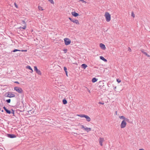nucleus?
<instances>
[{"label": "nucleus", "instance_id": "nucleus-1", "mask_svg": "<svg viewBox=\"0 0 150 150\" xmlns=\"http://www.w3.org/2000/svg\"><path fill=\"white\" fill-rule=\"evenodd\" d=\"M105 19L107 21L109 22L111 19V16L108 12H105Z\"/></svg>", "mask_w": 150, "mask_h": 150}, {"label": "nucleus", "instance_id": "nucleus-2", "mask_svg": "<svg viewBox=\"0 0 150 150\" xmlns=\"http://www.w3.org/2000/svg\"><path fill=\"white\" fill-rule=\"evenodd\" d=\"M22 104L20 107H19L20 108L19 111L21 112H23L25 111V108L26 107V105H25L23 101L21 102Z\"/></svg>", "mask_w": 150, "mask_h": 150}, {"label": "nucleus", "instance_id": "nucleus-3", "mask_svg": "<svg viewBox=\"0 0 150 150\" xmlns=\"http://www.w3.org/2000/svg\"><path fill=\"white\" fill-rule=\"evenodd\" d=\"M14 90L16 91L17 92L20 93H21L23 92V90L20 87L16 86L14 88Z\"/></svg>", "mask_w": 150, "mask_h": 150}, {"label": "nucleus", "instance_id": "nucleus-4", "mask_svg": "<svg viewBox=\"0 0 150 150\" xmlns=\"http://www.w3.org/2000/svg\"><path fill=\"white\" fill-rule=\"evenodd\" d=\"M64 40L65 44L66 45H69L71 42V40L69 38H64Z\"/></svg>", "mask_w": 150, "mask_h": 150}, {"label": "nucleus", "instance_id": "nucleus-5", "mask_svg": "<svg viewBox=\"0 0 150 150\" xmlns=\"http://www.w3.org/2000/svg\"><path fill=\"white\" fill-rule=\"evenodd\" d=\"M127 125L126 122L125 120H123L121 124L120 127L121 128H125Z\"/></svg>", "mask_w": 150, "mask_h": 150}, {"label": "nucleus", "instance_id": "nucleus-6", "mask_svg": "<svg viewBox=\"0 0 150 150\" xmlns=\"http://www.w3.org/2000/svg\"><path fill=\"white\" fill-rule=\"evenodd\" d=\"M106 84H105L104 83H103L101 85H100L99 86V87L100 88V89H102L103 90H105L106 89Z\"/></svg>", "mask_w": 150, "mask_h": 150}, {"label": "nucleus", "instance_id": "nucleus-7", "mask_svg": "<svg viewBox=\"0 0 150 150\" xmlns=\"http://www.w3.org/2000/svg\"><path fill=\"white\" fill-rule=\"evenodd\" d=\"M34 71H35L36 72L38 75H41V73L40 71L38 69L36 66L34 67Z\"/></svg>", "mask_w": 150, "mask_h": 150}, {"label": "nucleus", "instance_id": "nucleus-8", "mask_svg": "<svg viewBox=\"0 0 150 150\" xmlns=\"http://www.w3.org/2000/svg\"><path fill=\"white\" fill-rule=\"evenodd\" d=\"M81 128L82 129H83L86 130L87 132H89V131H91V128H90L88 127H85L83 125H81Z\"/></svg>", "mask_w": 150, "mask_h": 150}, {"label": "nucleus", "instance_id": "nucleus-9", "mask_svg": "<svg viewBox=\"0 0 150 150\" xmlns=\"http://www.w3.org/2000/svg\"><path fill=\"white\" fill-rule=\"evenodd\" d=\"M100 47L103 50H105L106 49V47L105 45L103 43H100Z\"/></svg>", "mask_w": 150, "mask_h": 150}, {"label": "nucleus", "instance_id": "nucleus-10", "mask_svg": "<svg viewBox=\"0 0 150 150\" xmlns=\"http://www.w3.org/2000/svg\"><path fill=\"white\" fill-rule=\"evenodd\" d=\"M72 15L74 17H76L79 15V14L76 13L75 11L72 12H71Z\"/></svg>", "mask_w": 150, "mask_h": 150}, {"label": "nucleus", "instance_id": "nucleus-11", "mask_svg": "<svg viewBox=\"0 0 150 150\" xmlns=\"http://www.w3.org/2000/svg\"><path fill=\"white\" fill-rule=\"evenodd\" d=\"M104 141V139L103 138L100 137L99 139V144L102 146H103V142Z\"/></svg>", "mask_w": 150, "mask_h": 150}, {"label": "nucleus", "instance_id": "nucleus-12", "mask_svg": "<svg viewBox=\"0 0 150 150\" xmlns=\"http://www.w3.org/2000/svg\"><path fill=\"white\" fill-rule=\"evenodd\" d=\"M26 28V27L25 26L22 27H19L17 29H19L20 30H21L22 31L23 30L25 29Z\"/></svg>", "mask_w": 150, "mask_h": 150}, {"label": "nucleus", "instance_id": "nucleus-13", "mask_svg": "<svg viewBox=\"0 0 150 150\" xmlns=\"http://www.w3.org/2000/svg\"><path fill=\"white\" fill-rule=\"evenodd\" d=\"M3 108L6 113L9 114V110L7 109L5 106Z\"/></svg>", "mask_w": 150, "mask_h": 150}, {"label": "nucleus", "instance_id": "nucleus-14", "mask_svg": "<svg viewBox=\"0 0 150 150\" xmlns=\"http://www.w3.org/2000/svg\"><path fill=\"white\" fill-rule=\"evenodd\" d=\"M141 52L143 53V54H144L145 55H146L148 57H150V56L147 54V53L146 52H145L144 51L142 50H141Z\"/></svg>", "mask_w": 150, "mask_h": 150}, {"label": "nucleus", "instance_id": "nucleus-15", "mask_svg": "<svg viewBox=\"0 0 150 150\" xmlns=\"http://www.w3.org/2000/svg\"><path fill=\"white\" fill-rule=\"evenodd\" d=\"M21 23L22 24V25L23 26H25L26 27V24L25 21L22 20Z\"/></svg>", "mask_w": 150, "mask_h": 150}, {"label": "nucleus", "instance_id": "nucleus-16", "mask_svg": "<svg viewBox=\"0 0 150 150\" xmlns=\"http://www.w3.org/2000/svg\"><path fill=\"white\" fill-rule=\"evenodd\" d=\"M100 59L103 60V61H104L105 62H106L107 61V60L106 59H105L102 56H100Z\"/></svg>", "mask_w": 150, "mask_h": 150}, {"label": "nucleus", "instance_id": "nucleus-17", "mask_svg": "<svg viewBox=\"0 0 150 150\" xmlns=\"http://www.w3.org/2000/svg\"><path fill=\"white\" fill-rule=\"evenodd\" d=\"M98 80V79L96 78L95 77L93 78L92 79L91 81L93 83H95Z\"/></svg>", "mask_w": 150, "mask_h": 150}, {"label": "nucleus", "instance_id": "nucleus-18", "mask_svg": "<svg viewBox=\"0 0 150 150\" xmlns=\"http://www.w3.org/2000/svg\"><path fill=\"white\" fill-rule=\"evenodd\" d=\"M81 67L83 69H85L87 67V65L86 64H83L81 65Z\"/></svg>", "mask_w": 150, "mask_h": 150}, {"label": "nucleus", "instance_id": "nucleus-19", "mask_svg": "<svg viewBox=\"0 0 150 150\" xmlns=\"http://www.w3.org/2000/svg\"><path fill=\"white\" fill-rule=\"evenodd\" d=\"M86 119V120L88 122H89L91 120L90 118L88 116L86 115L85 117Z\"/></svg>", "mask_w": 150, "mask_h": 150}, {"label": "nucleus", "instance_id": "nucleus-20", "mask_svg": "<svg viewBox=\"0 0 150 150\" xmlns=\"http://www.w3.org/2000/svg\"><path fill=\"white\" fill-rule=\"evenodd\" d=\"M10 114H12L13 116H14V110L13 109H11V110H10Z\"/></svg>", "mask_w": 150, "mask_h": 150}, {"label": "nucleus", "instance_id": "nucleus-21", "mask_svg": "<svg viewBox=\"0 0 150 150\" xmlns=\"http://www.w3.org/2000/svg\"><path fill=\"white\" fill-rule=\"evenodd\" d=\"M17 51L20 52L21 50H19L15 49L11 52V53L12 54L13 52H14Z\"/></svg>", "mask_w": 150, "mask_h": 150}, {"label": "nucleus", "instance_id": "nucleus-22", "mask_svg": "<svg viewBox=\"0 0 150 150\" xmlns=\"http://www.w3.org/2000/svg\"><path fill=\"white\" fill-rule=\"evenodd\" d=\"M62 102H63V103L64 105L67 104V100L65 98L63 100Z\"/></svg>", "mask_w": 150, "mask_h": 150}, {"label": "nucleus", "instance_id": "nucleus-23", "mask_svg": "<svg viewBox=\"0 0 150 150\" xmlns=\"http://www.w3.org/2000/svg\"><path fill=\"white\" fill-rule=\"evenodd\" d=\"M73 23H75L77 25L79 24V23L78 20L75 19Z\"/></svg>", "mask_w": 150, "mask_h": 150}, {"label": "nucleus", "instance_id": "nucleus-24", "mask_svg": "<svg viewBox=\"0 0 150 150\" xmlns=\"http://www.w3.org/2000/svg\"><path fill=\"white\" fill-rule=\"evenodd\" d=\"M16 137V136L14 134H10V138H13Z\"/></svg>", "mask_w": 150, "mask_h": 150}, {"label": "nucleus", "instance_id": "nucleus-25", "mask_svg": "<svg viewBox=\"0 0 150 150\" xmlns=\"http://www.w3.org/2000/svg\"><path fill=\"white\" fill-rule=\"evenodd\" d=\"M86 115L84 114L78 115V116L81 117H85Z\"/></svg>", "mask_w": 150, "mask_h": 150}, {"label": "nucleus", "instance_id": "nucleus-26", "mask_svg": "<svg viewBox=\"0 0 150 150\" xmlns=\"http://www.w3.org/2000/svg\"><path fill=\"white\" fill-rule=\"evenodd\" d=\"M26 68L30 70L31 71H33V70L32 69L30 66H27L26 67Z\"/></svg>", "mask_w": 150, "mask_h": 150}, {"label": "nucleus", "instance_id": "nucleus-27", "mask_svg": "<svg viewBox=\"0 0 150 150\" xmlns=\"http://www.w3.org/2000/svg\"><path fill=\"white\" fill-rule=\"evenodd\" d=\"M4 96L6 97H9V92H8V93H6L4 94Z\"/></svg>", "mask_w": 150, "mask_h": 150}, {"label": "nucleus", "instance_id": "nucleus-28", "mask_svg": "<svg viewBox=\"0 0 150 150\" xmlns=\"http://www.w3.org/2000/svg\"><path fill=\"white\" fill-rule=\"evenodd\" d=\"M15 96V95L14 94L11 93H10V98L12 97H14Z\"/></svg>", "mask_w": 150, "mask_h": 150}, {"label": "nucleus", "instance_id": "nucleus-29", "mask_svg": "<svg viewBox=\"0 0 150 150\" xmlns=\"http://www.w3.org/2000/svg\"><path fill=\"white\" fill-rule=\"evenodd\" d=\"M69 19L71 21V22H74V20H75V19H73L70 17H69Z\"/></svg>", "mask_w": 150, "mask_h": 150}, {"label": "nucleus", "instance_id": "nucleus-30", "mask_svg": "<svg viewBox=\"0 0 150 150\" xmlns=\"http://www.w3.org/2000/svg\"><path fill=\"white\" fill-rule=\"evenodd\" d=\"M119 118L120 119H124V120L125 119V117L123 116H121L119 117Z\"/></svg>", "mask_w": 150, "mask_h": 150}, {"label": "nucleus", "instance_id": "nucleus-31", "mask_svg": "<svg viewBox=\"0 0 150 150\" xmlns=\"http://www.w3.org/2000/svg\"><path fill=\"white\" fill-rule=\"evenodd\" d=\"M38 8L40 10L42 11L43 10L42 7L40 6H38Z\"/></svg>", "mask_w": 150, "mask_h": 150}, {"label": "nucleus", "instance_id": "nucleus-32", "mask_svg": "<svg viewBox=\"0 0 150 150\" xmlns=\"http://www.w3.org/2000/svg\"><path fill=\"white\" fill-rule=\"evenodd\" d=\"M48 1H49L52 4H54V3L53 0H48Z\"/></svg>", "mask_w": 150, "mask_h": 150}, {"label": "nucleus", "instance_id": "nucleus-33", "mask_svg": "<svg viewBox=\"0 0 150 150\" xmlns=\"http://www.w3.org/2000/svg\"><path fill=\"white\" fill-rule=\"evenodd\" d=\"M131 16H132V17L133 18H134L135 17V14H134V13L133 12H132Z\"/></svg>", "mask_w": 150, "mask_h": 150}, {"label": "nucleus", "instance_id": "nucleus-34", "mask_svg": "<svg viewBox=\"0 0 150 150\" xmlns=\"http://www.w3.org/2000/svg\"><path fill=\"white\" fill-rule=\"evenodd\" d=\"M117 81L118 82V83H120L121 82V80L120 79H117Z\"/></svg>", "mask_w": 150, "mask_h": 150}, {"label": "nucleus", "instance_id": "nucleus-35", "mask_svg": "<svg viewBox=\"0 0 150 150\" xmlns=\"http://www.w3.org/2000/svg\"><path fill=\"white\" fill-rule=\"evenodd\" d=\"M124 120H125V121H127V122H129V119L126 118H125V119Z\"/></svg>", "mask_w": 150, "mask_h": 150}, {"label": "nucleus", "instance_id": "nucleus-36", "mask_svg": "<svg viewBox=\"0 0 150 150\" xmlns=\"http://www.w3.org/2000/svg\"><path fill=\"white\" fill-rule=\"evenodd\" d=\"M63 50L64 51V53H66L67 52V50L66 49H64Z\"/></svg>", "mask_w": 150, "mask_h": 150}, {"label": "nucleus", "instance_id": "nucleus-37", "mask_svg": "<svg viewBox=\"0 0 150 150\" xmlns=\"http://www.w3.org/2000/svg\"><path fill=\"white\" fill-rule=\"evenodd\" d=\"M64 71H67V69L66 67H64Z\"/></svg>", "mask_w": 150, "mask_h": 150}, {"label": "nucleus", "instance_id": "nucleus-38", "mask_svg": "<svg viewBox=\"0 0 150 150\" xmlns=\"http://www.w3.org/2000/svg\"><path fill=\"white\" fill-rule=\"evenodd\" d=\"M11 42H12L13 44H10V45H15V42H13V41H12V40H11Z\"/></svg>", "mask_w": 150, "mask_h": 150}, {"label": "nucleus", "instance_id": "nucleus-39", "mask_svg": "<svg viewBox=\"0 0 150 150\" xmlns=\"http://www.w3.org/2000/svg\"><path fill=\"white\" fill-rule=\"evenodd\" d=\"M14 4V5H15V6L16 8H18V5L16 4V3L15 2Z\"/></svg>", "mask_w": 150, "mask_h": 150}, {"label": "nucleus", "instance_id": "nucleus-40", "mask_svg": "<svg viewBox=\"0 0 150 150\" xmlns=\"http://www.w3.org/2000/svg\"><path fill=\"white\" fill-rule=\"evenodd\" d=\"M104 103H102L101 102H99V103H98V104H102V105H103L104 104Z\"/></svg>", "mask_w": 150, "mask_h": 150}, {"label": "nucleus", "instance_id": "nucleus-41", "mask_svg": "<svg viewBox=\"0 0 150 150\" xmlns=\"http://www.w3.org/2000/svg\"><path fill=\"white\" fill-rule=\"evenodd\" d=\"M6 101L8 103H9V99L6 100Z\"/></svg>", "mask_w": 150, "mask_h": 150}, {"label": "nucleus", "instance_id": "nucleus-42", "mask_svg": "<svg viewBox=\"0 0 150 150\" xmlns=\"http://www.w3.org/2000/svg\"><path fill=\"white\" fill-rule=\"evenodd\" d=\"M80 1H82L83 3H86L85 1H84V0H79Z\"/></svg>", "mask_w": 150, "mask_h": 150}, {"label": "nucleus", "instance_id": "nucleus-43", "mask_svg": "<svg viewBox=\"0 0 150 150\" xmlns=\"http://www.w3.org/2000/svg\"><path fill=\"white\" fill-rule=\"evenodd\" d=\"M73 133L74 134L75 136H76L77 134H78L77 133L75 132H73Z\"/></svg>", "mask_w": 150, "mask_h": 150}, {"label": "nucleus", "instance_id": "nucleus-44", "mask_svg": "<svg viewBox=\"0 0 150 150\" xmlns=\"http://www.w3.org/2000/svg\"><path fill=\"white\" fill-rule=\"evenodd\" d=\"M128 50L129 51V52L131 51V49H130V48L129 47L128 48Z\"/></svg>", "mask_w": 150, "mask_h": 150}, {"label": "nucleus", "instance_id": "nucleus-45", "mask_svg": "<svg viewBox=\"0 0 150 150\" xmlns=\"http://www.w3.org/2000/svg\"><path fill=\"white\" fill-rule=\"evenodd\" d=\"M28 112L29 113H32L31 112V110H29L28 111Z\"/></svg>", "mask_w": 150, "mask_h": 150}, {"label": "nucleus", "instance_id": "nucleus-46", "mask_svg": "<svg viewBox=\"0 0 150 150\" xmlns=\"http://www.w3.org/2000/svg\"><path fill=\"white\" fill-rule=\"evenodd\" d=\"M65 73H66V74L67 75V76H68V75H67V71H65Z\"/></svg>", "mask_w": 150, "mask_h": 150}, {"label": "nucleus", "instance_id": "nucleus-47", "mask_svg": "<svg viewBox=\"0 0 150 150\" xmlns=\"http://www.w3.org/2000/svg\"><path fill=\"white\" fill-rule=\"evenodd\" d=\"M14 83H18V84H19V83L18 82V81H15L14 82Z\"/></svg>", "mask_w": 150, "mask_h": 150}, {"label": "nucleus", "instance_id": "nucleus-48", "mask_svg": "<svg viewBox=\"0 0 150 150\" xmlns=\"http://www.w3.org/2000/svg\"><path fill=\"white\" fill-rule=\"evenodd\" d=\"M27 51V50H21V51H22V52H23V51H24V52H26V51Z\"/></svg>", "mask_w": 150, "mask_h": 150}, {"label": "nucleus", "instance_id": "nucleus-49", "mask_svg": "<svg viewBox=\"0 0 150 150\" xmlns=\"http://www.w3.org/2000/svg\"><path fill=\"white\" fill-rule=\"evenodd\" d=\"M7 136L8 137H9V134H7Z\"/></svg>", "mask_w": 150, "mask_h": 150}, {"label": "nucleus", "instance_id": "nucleus-50", "mask_svg": "<svg viewBox=\"0 0 150 150\" xmlns=\"http://www.w3.org/2000/svg\"><path fill=\"white\" fill-rule=\"evenodd\" d=\"M116 86L114 87V89L115 90V89H116Z\"/></svg>", "mask_w": 150, "mask_h": 150}, {"label": "nucleus", "instance_id": "nucleus-51", "mask_svg": "<svg viewBox=\"0 0 150 150\" xmlns=\"http://www.w3.org/2000/svg\"><path fill=\"white\" fill-rule=\"evenodd\" d=\"M139 150H144L143 149H139Z\"/></svg>", "mask_w": 150, "mask_h": 150}, {"label": "nucleus", "instance_id": "nucleus-52", "mask_svg": "<svg viewBox=\"0 0 150 150\" xmlns=\"http://www.w3.org/2000/svg\"><path fill=\"white\" fill-rule=\"evenodd\" d=\"M115 113L116 115H117V111H115Z\"/></svg>", "mask_w": 150, "mask_h": 150}, {"label": "nucleus", "instance_id": "nucleus-53", "mask_svg": "<svg viewBox=\"0 0 150 150\" xmlns=\"http://www.w3.org/2000/svg\"><path fill=\"white\" fill-rule=\"evenodd\" d=\"M1 112H4V110H1Z\"/></svg>", "mask_w": 150, "mask_h": 150}, {"label": "nucleus", "instance_id": "nucleus-54", "mask_svg": "<svg viewBox=\"0 0 150 150\" xmlns=\"http://www.w3.org/2000/svg\"><path fill=\"white\" fill-rule=\"evenodd\" d=\"M88 92H89L90 93V90H88Z\"/></svg>", "mask_w": 150, "mask_h": 150}, {"label": "nucleus", "instance_id": "nucleus-55", "mask_svg": "<svg viewBox=\"0 0 150 150\" xmlns=\"http://www.w3.org/2000/svg\"><path fill=\"white\" fill-rule=\"evenodd\" d=\"M33 71H30V72L32 73L33 72Z\"/></svg>", "mask_w": 150, "mask_h": 150}, {"label": "nucleus", "instance_id": "nucleus-56", "mask_svg": "<svg viewBox=\"0 0 150 150\" xmlns=\"http://www.w3.org/2000/svg\"><path fill=\"white\" fill-rule=\"evenodd\" d=\"M18 54H19L17 53V54H17V56H18Z\"/></svg>", "mask_w": 150, "mask_h": 150}, {"label": "nucleus", "instance_id": "nucleus-57", "mask_svg": "<svg viewBox=\"0 0 150 150\" xmlns=\"http://www.w3.org/2000/svg\"><path fill=\"white\" fill-rule=\"evenodd\" d=\"M107 85L108 86V84H107Z\"/></svg>", "mask_w": 150, "mask_h": 150}, {"label": "nucleus", "instance_id": "nucleus-58", "mask_svg": "<svg viewBox=\"0 0 150 150\" xmlns=\"http://www.w3.org/2000/svg\"><path fill=\"white\" fill-rule=\"evenodd\" d=\"M11 41L10 40V44L11 43Z\"/></svg>", "mask_w": 150, "mask_h": 150}, {"label": "nucleus", "instance_id": "nucleus-59", "mask_svg": "<svg viewBox=\"0 0 150 150\" xmlns=\"http://www.w3.org/2000/svg\"><path fill=\"white\" fill-rule=\"evenodd\" d=\"M1 107V106L0 105V108Z\"/></svg>", "mask_w": 150, "mask_h": 150}, {"label": "nucleus", "instance_id": "nucleus-60", "mask_svg": "<svg viewBox=\"0 0 150 150\" xmlns=\"http://www.w3.org/2000/svg\"><path fill=\"white\" fill-rule=\"evenodd\" d=\"M1 110V108H0V110Z\"/></svg>", "mask_w": 150, "mask_h": 150}]
</instances>
